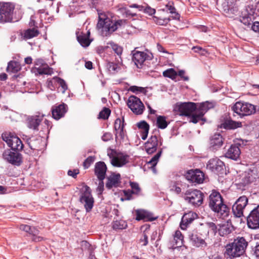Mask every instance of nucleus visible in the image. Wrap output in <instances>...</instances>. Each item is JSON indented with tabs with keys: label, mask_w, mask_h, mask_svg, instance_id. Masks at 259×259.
Here are the masks:
<instances>
[{
	"label": "nucleus",
	"mask_w": 259,
	"mask_h": 259,
	"mask_svg": "<svg viewBox=\"0 0 259 259\" xmlns=\"http://www.w3.org/2000/svg\"><path fill=\"white\" fill-rule=\"evenodd\" d=\"M144 89L142 87H138L137 86H131L130 88L129 91L135 93L137 92H142Z\"/></svg>",
	"instance_id": "052dcab7"
},
{
	"label": "nucleus",
	"mask_w": 259,
	"mask_h": 259,
	"mask_svg": "<svg viewBox=\"0 0 259 259\" xmlns=\"http://www.w3.org/2000/svg\"><path fill=\"white\" fill-rule=\"evenodd\" d=\"M213 107L212 103L208 102H203L200 104L196 105V109L195 112L191 117L190 122L194 123H197L199 121L201 120L203 122L201 124H203L205 119L203 117L204 114L207 110Z\"/></svg>",
	"instance_id": "423d86ee"
},
{
	"label": "nucleus",
	"mask_w": 259,
	"mask_h": 259,
	"mask_svg": "<svg viewBox=\"0 0 259 259\" xmlns=\"http://www.w3.org/2000/svg\"><path fill=\"white\" fill-rule=\"evenodd\" d=\"M254 10L250 7L246 9L243 16L240 18V21L245 25L249 26L254 19Z\"/></svg>",
	"instance_id": "5701e85b"
},
{
	"label": "nucleus",
	"mask_w": 259,
	"mask_h": 259,
	"mask_svg": "<svg viewBox=\"0 0 259 259\" xmlns=\"http://www.w3.org/2000/svg\"><path fill=\"white\" fill-rule=\"evenodd\" d=\"M43 115H35L27 118V126L29 128L37 131L38 126L43 119Z\"/></svg>",
	"instance_id": "b1692460"
},
{
	"label": "nucleus",
	"mask_w": 259,
	"mask_h": 259,
	"mask_svg": "<svg viewBox=\"0 0 259 259\" xmlns=\"http://www.w3.org/2000/svg\"><path fill=\"white\" fill-rule=\"evenodd\" d=\"M82 193L80 197V201L84 204L87 212H90L94 205V198L91 195L89 187L85 186L82 189Z\"/></svg>",
	"instance_id": "1a4fd4ad"
},
{
	"label": "nucleus",
	"mask_w": 259,
	"mask_h": 259,
	"mask_svg": "<svg viewBox=\"0 0 259 259\" xmlns=\"http://www.w3.org/2000/svg\"><path fill=\"white\" fill-rule=\"evenodd\" d=\"M183 236L180 231L177 230L175 232L174 235V240L175 243L173 245H176V247H180L183 245Z\"/></svg>",
	"instance_id": "e433bc0d"
},
{
	"label": "nucleus",
	"mask_w": 259,
	"mask_h": 259,
	"mask_svg": "<svg viewBox=\"0 0 259 259\" xmlns=\"http://www.w3.org/2000/svg\"><path fill=\"white\" fill-rule=\"evenodd\" d=\"M248 245V242L243 237H237L233 242L226 246L225 254L230 258L243 255Z\"/></svg>",
	"instance_id": "f03ea898"
},
{
	"label": "nucleus",
	"mask_w": 259,
	"mask_h": 259,
	"mask_svg": "<svg viewBox=\"0 0 259 259\" xmlns=\"http://www.w3.org/2000/svg\"><path fill=\"white\" fill-rule=\"evenodd\" d=\"M57 77H54L50 80H48L47 82V87L51 90H55L57 86Z\"/></svg>",
	"instance_id": "8fccbe9b"
},
{
	"label": "nucleus",
	"mask_w": 259,
	"mask_h": 259,
	"mask_svg": "<svg viewBox=\"0 0 259 259\" xmlns=\"http://www.w3.org/2000/svg\"><path fill=\"white\" fill-rule=\"evenodd\" d=\"M15 5L12 3H0V22H10L13 21Z\"/></svg>",
	"instance_id": "20e7f679"
},
{
	"label": "nucleus",
	"mask_w": 259,
	"mask_h": 259,
	"mask_svg": "<svg viewBox=\"0 0 259 259\" xmlns=\"http://www.w3.org/2000/svg\"><path fill=\"white\" fill-rule=\"evenodd\" d=\"M2 138L8 146L14 151H20L23 149V145L21 140L13 134L5 132L2 134Z\"/></svg>",
	"instance_id": "0eeeda50"
},
{
	"label": "nucleus",
	"mask_w": 259,
	"mask_h": 259,
	"mask_svg": "<svg viewBox=\"0 0 259 259\" xmlns=\"http://www.w3.org/2000/svg\"><path fill=\"white\" fill-rule=\"evenodd\" d=\"M130 8H137L139 11H142L143 9V6L141 5H138L137 4H133L130 6Z\"/></svg>",
	"instance_id": "338daca9"
},
{
	"label": "nucleus",
	"mask_w": 259,
	"mask_h": 259,
	"mask_svg": "<svg viewBox=\"0 0 259 259\" xmlns=\"http://www.w3.org/2000/svg\"><path fill=\"white\" fill-rule=\"evenodd\" d=\"M169 13L172 15V18L174 19L179 20L180 15L177 12L175 7H174V2L172 1L168 2L165 5Z\"/></svg>",
	"instance_id": "f704fd0d"
},
{
	"label": "nucleus",
	"mask_w": 259,
	"mask_h": 259,
	"mask_svg": "<svg viewBox=\"0 0 259 259\" xmlns=\"http://www.w3.org/2000/svg\"><path fill=\"white\" fill-rule=\"evenodd\" d=\"M39 34V31L36 28L28 29L24 33V37L26 39H30L37 36Z\"/></svg>",
	"instance_id": "4c0bfd02"
},
{
	"label": "nucleus",
	"mask_w": 259,
	"mask_h": 259,
	"mask_svg": "<svg viewBox=\"0 0 259 259\" xmlns=\"http://www.w3.org/2000/svg\"><path fill=\"white\" fill-rule=\"evenodd\" d=\"M142 11L145 13L148 14L149 15H152L156 12V11L154 9H153L149 6H143V9Z\"/></svg>",
	"instance_id": "6e6d98bb"
},
{
	"label": "nucleus",
	"mask_w": 259,
	"mask_h": 259,
	"mask_svg": "<svg viewBox=\"0 0 259 259\" xmlns=\"http://www.w3.org/2000/svg\"><path fill=\"white\" fill-rule=\"evenodd\" d=\"M111 110L106 107H104L102 111H101L99 114V118L103 119H107L110 115Z\"/></svg>",
	"instance_id": "49530a36"
},
{
	"label": "nucleus",
	"mask_w": 259,
	"mask_h": 259,
	"mask_svg": "<svg viewBox=\"0 0 259 259\" xmlns=\"http://www.w3.org/2000/svg\"><path fill=\"white\" fill-rule=\"evenodd\" d=\"M132 53V60L138 68H141L145 60L152 59L151 54H147L144 52L134 50Z\"/></svg>",
	"instance_id": "a211bd4d"
},
{
	"label": "nucleus",
	"mask_w": 259,
	"mask_h": 259,
	"mask_svg": "<svg viewBox=\"0 0 259 259\" xmlns=\"http://www.w3.org/2000/svg\"><path fill=\"white\" fill-rule=\"evenodd\" d=\"M241 150L237 145H232L226 153V157L236 160L240 156Z\"/></svg>",
	"instance_id": "c85d7f7f"
},
{
	"label": "nucleus",
	"mask_w": 259,
	"mask_h": 259,
	"mask_svg": "<svg viewBox=\"0 0 259 259\" xmlns=\"http://www.w3.org/2000/svg\"><path fill=\"white\" fill-rule=\"evenodd\" d=\"M79 174V170L78 169H75L73 170H69L68 171V175L73 178H75L77 174Z\"/></svg>",
	"instance_id": "e2e57ef3"
},
{
	"label": "nucleus",
	"mask_w": 259,
	"mask_h": 259,
	"mask_svg": "<svg viewBox=\"0 0 259 259\" xmlns=\"http://www.w3.org/2000/svg\"><path fill=\"white\" fill-rule=\"evenodd\" d=\"M185 199L192 205L199 206L203 202V194L199 190H194L186 194Z\"/></svg>",
	"instance_id": "9d476101"
},
{
	"label": "nucleus",
	"mask_w": 259,
	"mask_h": 259,
	"mask_svg": "<svg viewBox=\"0 0 259 259\" xmlns=\"http://www.w3.org/2000/svg\"><path fill=\"white\" fill-rule=\"evenodd\" d=\"M21 230L24 231L32 236V239L35 242H39L43 240V237L38 236L39 231L36 228L31 227L27 225H21L19 227Z\"/></svg>",
	"instance_id": "412c9836"
},
{
	"label": "nucleus",
	"mask_w": 259,
	"mask_h": 259,
	"mask_svg": "<svg viewBox=\"0 0 259 259\" xmlns=\"http://www.w3.org/2000/svg\"><path fill=\"white\" fill-rule=\"evenodd\" d=\"M247 224L250 229L259 228V205L250 212L247 218Z\"/></svg>",
	"instance_id": "dca6fc26"
},
{
	"label": "nucleus",
	"mask_w": 259,
	"mask_h": 259,
	"mask_svg": "<svg viewBox=\"0 0 259 259\" xmlns=\"http://www.w3.org/2000/svg\"><path fill=\"white\" fill-rule=\"evenodd\" d=\"M223 138L220 134L213 135L210 140V149L212 151L217 150L223 144Z\"/></svg>",
	"instance_id": "a878e982"
},
{
	"label": "nucleus",
	"mask_w": 259,
	"mask_h": 259,
	"mask_svg": "<svg viewBox=\"0 0 259 259\" xmlns=\"http://www.w3.org/2000/svg\"><path fill=\"white\" fill-rule=\"evenodd\" d=\"M130 186L132 188V191L124 192L126 200H131L132 198V194L140 195L141 193V188L137 183L130 182Z\"/></svg>",
	"instance_id": "7c9ffc66"
},
{
	"label": "nucleus",
	"mask_w": 259,
	"mask_h": 259,
	"mask_svg": "<svg viewBox=\"0 0 259 259\" xmlns=\"http://www.w3.org/2000/svg\"><path fill=\"white\" fill-rule=\"evenodd\" d=\"M254 181L259 177V166H252L247 171Z\"/></svg>",
	"instance_id": "37998d69"
},
{
	"label": "nucleus",
	"mask_w": 259,
	"mask_h": 259,
	"mask_svg": "<svg viewBox=\"0 0 259 259\" xmlns=\"http://www.w3.org/2000/svg\"><path fill=\"white\" fill-rule=\"evenodd\" d=\"M162 152V149H160V150L158 152V153L156 155H155L149 162V163L151 165L152 167H155V165L157 164L158 159L161 155Z\"/></svg>",
	"instance_id": "de8ad7c7"
},
{
	"label": "nucleus",
	"mask_w": 259,
	"mask_h": 259,
	"mask_svg": "<svg viewBox=\"0 0 259 259\" xmlns=\"http://www.w3.org/2000/svg\"><path fill=\"white\" fill-rule=\"evenodd\" d=\"M57 85H58L59 87L61 88V92L62 93H64L65 91L67 90L68 87L67 85L63 79L57 77Z\"/></svg>",
	"instance_id": "a18cd8bd"
},
{
	"label": "nucleus",
	"mask_w": 259,
	"mask_h": 259,
	"mask_svg": "<svg viewBox=\"0 0 259 259\" xmlns=\"http://www.w3.org/2000/svg\"><path fill=\"white\" fill-rule=\"evenodd\" d=\"M108 45H110L108 47H111L112 50L118 55H120L122 54V47L113 42H109Z\"/></svg>",
	"instance_id": "09e8293b"
},
{
	"label": "nucleus",
	"mask_w": 259,
	"mask_h": 259,
	"mask_svg": "<svg viewBox=\"0 0 259 259\" xmlns=\"http://www.w3.org/2000/svg\"><path fill=\"white\" fill-rule=\"evenodd\" d=\"M242 123L239 121H235L232 119H227L221 125V128L225 129L234 130L238 127H241Z\"/></svg>",
	"instance_id": "2f4dec72"
},
{
	"label": "nucleus",
	"mask_w": 259,
	"mask_h": 259,
	"mask_svg": "<svg viewBox=\"0 0 259 259\" xmlns=\"http://www.w3.org/2000/svg\"><path fill=\"white\" fill-rule=\"evenodd\" d=\"M197 215L196 213L189 211L185 213L181 220L180 227L182 230H186L188 225L197 218Z\"/></svg>",
	"instance_id": "4be33fe9"
},
{
	"label": "nucleus",
	"mask_w": 259,
	"mask_h": 259,
	"mask_svg": "<svg viewBox=\"0 0 259 259\" xmlns=\"http://www.w3.org/2000/svg\"><path fill=\"white\" fill-rule=\"evenodd\" d=\"M232 110L241 117L254 114L256 109L254 105L248 103L236 102L232 107Z\"/></svg>",
	"instance_id": "39448f33"
},
{
	"label": "nucleus",
	"mask_w": 259,
	"mask_h": 259,
	"mask_svg": "<svg viewBox=\"0 0 259 259\" xmlns=\"http://www.w3.org/2000/svg\"><path fill=\"white\" fill-rule=\"evenodd\" d=\"M107 67L109 71L111 73H115L119 70L118 65L113 62H110L107 65Z\"/></svg>",
	"instance_id": "3c124183"
},
{
	"label": "nucleus",
	"mask_w": 259,
	"mask_h": 259,
	"mask_svg": "<svg viewBox=\"0 0 259 259\" xmlns=\"http://www.w3.org/2000/svg\"><path fill=\"white\" fill-rule=\"evenodd\" d=\"M66 112V105L64 104L56 106L52 110V116L56 120H58L63 117Z\"/></svg>",
	"instance_id": "c756f323"
},
{
	"label": "nucleus",
	"mask_w": 259,
	"mask_h": 259,
	"mask_svg": "<svg viewBox=\"0 0 259 259\" xmlns=\"http://www.w3.org/2000/svg\"><path fill=\"white\" fill-rule=\"evenodd\" d=\"M112 139V135L110 133H106L102 137V139L105 142L109 141Z\"/></svg>",
	"instance_id": "0e129e2a"
},
{
	"label": "nucleus",
	"mask_w": 259,
	"mask_h": 259,
	"mask_svg": "<svg viewBox=\"0 0 259 259\" xmlns=\"http://www.w3.org/2000/svg\"><path fill=\"white\" fill-rule=\"evenodd\" d=\"M156 23L160 25H164L168 23V22L170 21L169 18H165L163 19L156 18Z\"/></svg>",
	"instance_id": "bf43d9fd"
},
{
	"label": "nucleus",
	"mask_w": 259,
	"mask_h": 259,
	"mask_svg": "<svg viewBox=\"0 0 259 259\" xmlns=\"http://www.w3.org/2000/svg\"><path fill=\"white\" fill-rule=\"evenodd\" d=\"M209 206L218 215L225 217L228 215L229 208L224 203L220 193L213 191L209 196Z\"/></svg>",
	"instance_id": "7ed1b4c3"
},
{
	"label": "nucleus",
	"mask_w": 259,
	"mask_h": 259,
	"mask_svg": "<svg viewBox=\"0 0 259 259\" xmlns=\"http://www.w3.org/2000/svg\"><path fill=\"white\" fill-rule=\"evenodd\" d=\"M251 25V29L254 32H259V22L256 21L254 22Z\"/></svg>",
	"instance_id": "69168bd1"
},
{
	"label": "nucleus",
	"mask_w": 259,
	"mask_h": 259,
	"mask_svg": "<svg viewBox=\"0 0 259 259\" xmlns=\"http://www.w3.org/2000/svg\"><path fill=\"white\" fill-rule=\"evenodd\" d=\"M34 72L36 74L40 75H51L53 73L52 68H50L49 65L41 59H37L35 60Z\"/></svg>",
	"instance_id": "2eb2a0df"
},
{
	"label": "nucleus",
	"mask_w": 259,
	"mask_h": 259,
	"mask_svg": "<svg viewBox=\"0 0 259 259\" xmlns=\"http://www.w3.org/2000/svg\"><path fill=\"white\" fill-rule=\"evenodd\" d=\"M120 183V175L119 174L113 173L108 177L106 186L110 189L112 187H117Z\"/></svg>",
	"instance_id": "cd10ccee"
},
{
	"label": "nucleus",
	"mask_w": 259,
	"mask_h": 259,
	"mask_svg": "<svg viewBox=\"0 0 259 259\" xmlns=\"http://www.w3.org/2000/svg\"><path fill=\"white\" fill-rule=\"evenodd\" d=\"M207 227L212 231V233L215 234L217 232L218 228L216 225L213 222H207L206 223Z\"/></svg>",
	"instance_id": "4d7b16f0"
},
{
	"label": "nucleus",
	"mask_w": 259,
	"mask_h": 259,
	"mask_svg": "<svg viewBox=\"0 0 259 259\" xmlns=\"http://www.w3.org/2000/svg\"><path fill=\"white\" fill-rule=\"evenodd\" d=\"M177 108L180 115L189 116L190 120L191 117L195 112L196 104L192 102L183 103L178 105Z\"/></svg>",
	"instance_id": "4468645a"
},
{
	"label": "nucleus",
	"mask_w": 259,
	"mask_h": 259,
	"mask_svg": "<svg viewBox=\"0 0 259 259\" xmlns=\"http://www.w3.org/2000/svg\"><path fill=\"white\" fill-rule=\"evenodd\" d=\"M189 239L193 246L197 247H205L207 243L196 232H193L189 235Z\"/></svg>",
	"instance_id": "393cba45"
},
{
	"label": "nucleus",
	"mask_w": 259,
	"mask_h": 259,
	"mask_svg": "<svg viewBox=\"0 0 259 259\" xmlns=\"http://www.w3.org/2000/svg\"><path fill=\"white\" fill-rule=\"evenodd\" d=\"M219 234L221 236H224L230 234L232 232V227L228 224H223L220 226V228L218 229Z\"/></svg>",
	"instance_id": "58836bf2"
},
{
	"label": "nucleus",
	"mask_w": 259,
	"mask_h": 259,
	"mask_svg": "<svg viewBox=\"0 0 259 259\" xmlns=\"http://www.w3.org/2000/svg\"><path fill=\"white\" fill-rule=\"evenodd\" d=\"M127 104L131 110L137 115L142 114L145 108L140 99L134 96L129 97Z\"/></svg>",
	"instance_id": "ddd939ff"
},
{
	"label": "nucleus",
	"mask_w": 259,
	"mask_h": 259,
	"mask_svg": "<svg viewBox=\"0 0 259 259\" xmlns=\"http://www.w3.org/2000/svg\"><path fill=\"white\" fill-rule=\"evenodd\" d=\"M186 178L192 183H202L204 179V175L202 171L199 169L188 170L186 175Z\"/></svg>",
	"instance_id": "f3484780"
},
{
	"label": "nucleus",
	"mask_w": 259,
	"mask_h": 259,
	"mask_svg": "<svg viewBox=\"0 0 259 259\" xmlns=\"http://www.w3.org/2000/svg\"><path fill=\"white\" fill-rule=\"evenodd\" d=\"M107 167L104 162H97L95 165V172L100 181H103L105 178Z\"/></svg>",
	"instance_id": "bb28decb"
},
{
	"label": "nucleus",
	"mask_w": 259,
	"mask_h": 259,
	"mask_svg": "<svg viewBox=\"0 0 259 259\" xmlns=\"http://www.w3.org/2000/svg\"><path fill=\"white\" fill-rule=\"evenodd\" d=\"M137 126L139 129L141 130L142 133V139L145 140L148 136V134L149 130V124L145 121H142L137 123Z\"/></svg>",
	"instance_id": "72a5a7b5"
},
{
	"label": "nucleus",
	"mask_w": 259,
	"mask_h": 259,
	"mask_svg": "<svg viewBox=\"0 0 259 259\" xmlns=\"http://www.w3.org/2000/svg\"><path fill=\"white\" fill-rule=\"evenodd\" d=\"M162 139L160 136H152L145 144V149L146 152L151 154L156 152L158 146L162 145Z\"/></svg>",
	"instance_id": "f8f14e48"
},
{
	"label": "nucleus",
	"mask_w": 259,
	"mask_h": 259,
	"mask_svg": "<svg viewBox=\"0 0 259 259\" xmlns=\"http://www.w3.org/2000/svg\"><path fill=\"white\" fill-rule=\"evenodd\" d=\"M21 69L20 65L15 61H10L7 68L8 72L16 73Z\"/></svg>",
	"instance_id": "c9c22d12"
},
{
	"label": "nucleus",
	"mask_w": 259,
	"mask_h": 259,
	"mask_svg": "<svg viewBox=\"0 0 259 259\" xmlns=\"http://www.w3.org/2000/svg\"><path fill=\"white\" fill-rule=\"evenodd\" d=\"M148 237L146 233V231H145L142 235V236L140 239V241L141 243H143L142 245L146 246L148 243Z\"/></svg>",
	"instance_id": "13d9d810"
},
{
	"label": "nucleus",
	"mask_w": 259,
	"mask_h": 259,
	"mask_svg": "<svg viewBox=\"0 0 259 259\" xmlns=\"http://www.w3.org/2000/svg\"><path fill=\"white\" fill-rule=\"evenodd\" d=\"M99 21L97 25L98 29H102L101 34L103 36H109L121 26L124 21L119 20L113 22L105 13H98Z\"/></svg>",
	"instance_id": "f257e3e1"
},
{
	"label": "nucleus",
	"mask_w": 259,
	"mask_h": 259,
	"mask_svg": "<svg viewBox=\"0 0 259 259\" xmlns=\"http://www.w3.org/2000/svg\"><path fill=\"white\" fill-rule=\"evenodd\" d=\"M163 75L166 77L175 79L177 76V73L174 69L169 68L163 72Z\"/></svg>",
	"instance_id": "c03bdc74"
},
{
	"label": "nucleus",
	"mask_w": 259,
	"mask_h": 259,
	"mask_svg": "<svg viewBox=\"0 0 259 259\" xmlns=\"http://www.w3.org/2000/svg\"><path fill=\"white\" fill-rule=\"evenodd\" d=\"M77 38L78 41L82 47H88L90 44L91 42L89 39L88 36H87L84 34H82L77 36Z\"/></svg>",
	"instance_id": "ea45409f"
},
{
	"label": "nucleus",
	"mask_w": 259,
	"mask_h": 259,
	"mask_svg": "<svg viewBox=\"0 0 259 259\" xmlns=\"http://www.w3.org/2000/svg\"><path fill=\"white\" fill-rule=\"evenodd\" d=\"M225 165L224 162L218 158L210 159L207 164V167L212 171L220 174L224 170Z\"/></svg>",
	"instance_id": "aec40b11"
},
{
	"label": "nucleus",
	"mask_w": 259,
	"mask_h": 259,
	"mask_svg": "<svg viewBox=\"0 0 259 259\" xmlns=\"http://www.w3.org/2000/svg\"><path fill=\"white\" fill-rule=\"evenodd\" d=\"M156 124L158 127L161 129L165 128L168 125L165 117L163 116H159L157 117Z\"/></svg>",
	"instance_id": "a19ab883"
},
{
	"label": "nucleus",
	"mask_w": 259,
	"mask_h": 259,
	"mask_svg": "<svg viewBox=\"0 0 259 259\" xmlns=\"http://www.w3.org/2000/svg\"><path fill=\"white\" fill-rule=\"evenodd\" d=\"M114 128L115 131L124 128V120L120 118H117L114 122Z\"/></svg>",
	"instance_id": "603ef678"
},
{
	"label": "nucleus",
	"mask_w": 259,
	"mask_h": 259,
	"mask_svg": "<svg viewBox=\"0 0 259 259\" xmlns=\"http://www.w3.org/2000/svg\"><path fill=\"white\" fill-rule=\"evenodd\" d=\"M125 136V131L124 128H121L116 131V139H123Z\"/></svg>",
	"instance_id": "5fc2aeb1"
},
{
	"label": "nucleus",
	"mask_w": 259,
	"mask_h": 259,
	"mask_svg": "<svg viewBox=\"0 0 259 259\" xmlns=\"http://www.w3.org/2000/svg\"><path fill=\"white\" fill-rule=\"evenodd\" d=\"M3 156L5 159L14 165H19L22 162L21 155L10 150H5Z\"/></svg>",
	"instance_id": "6ab92c4d"
},
{
	"label": "nucleus",
	"mask_w": 259,
	"mask_h": 259,
	"mask_svg": "<svg viewBox=\"0 0 259 259\" xmlns=\"http://www.w3.org/2000/svg\"><path fill=\"white\" fill-rule=\"evenodd\" d=\"M254 254L256 257L259 259V244L256 245L255 247Z\"/></svg>",
	"instance_id": "774afa93"
},
{
	"label": "nucleus",
	"mask_w": 259,
	"mask_h": 259,
	"mask_svg": "<svg viewBox=\"0 0 259 259\" xmlns=\"http://www.w3.org/2000/svg\"><path fill=\"white\" fill-rule=\"evenodd\" d=\"M110 163L114 167H120L125 165L128 162V156L121 153H116L112 150L111 153H108Z\"/></svg>",
	"instance_id": "6e6552de"
},
{
	"label": "nucleus",
	"mask_w": 259,
	"mask_h": 259,
	"mask_svg": "<svg viewBox=\"0 0 259 259\" xmlns=\"http://www.w3.org/2000/svg\"><path fill=\"white\" fill-rule=\"evenodd\" d=\"M125 225L124 222L123 221H115L113 223L112 227L113 229H123L124 228Z\"/></svg>",
	"instance_id": "864d4df0"
},
{
	"label": "nucleus",
	"mask_w": 259,
	"mask_h": 259,
	"mask_svg": "<svg viewBox=\"0 0 259 259\" xmlns=\"http://www.w3.org/2000/svg\"><path fill=\"white\" fill-rule=\"evenodd\" d=\"M248 204V199L245 196L240 197L232 206L233 214L236 217L240 218L243 215V211Z\"/></svg>",
	"instance_id": "9b49d317"
},
{
	"label": "nucleus",
	"mask_w": 259,
	"mask_h": 259,
	"mask_svg": "<svg viewBox=\"0 0 259 259\" xmlns=\"http://www.w3.org/2000/svg\"><path fill=\"white\" fill-rule=\"evenodd\" d=\"M251 176L247 171H245L243 173L237 180L238 181V184L242 186H245L253 182L254 180L251 179Z\"/></svg>",
	"instance_id": "473e14b6"
},
{
	"label": "nucleus",
	"mask_w": 259,
	"mask_h": 259,
	"mask_svg": "<svg viewBox=\"0 0 259 259\" xmlns=\"http://www.w3.org/2000/svg\"><path fill=\"white\" fill-rule=\"evenodd\" d=\"M136 220L138 221L144 220L145 221L150 220L152 221V219H151L148 217V212L144 210H137L136 211Z\"/></svg>",
	"instance_id": "79ce46f5"
},
{
	"label": "nucleus",
	"mask_w": 259,
	"mask_h": 259,
	"mask_svg": "<svg viewBox=\"0 0 259 259\" xmlns=\"http://www.w3.org/2000/svg\"><path fill=\"white\" fill-rule=\"evenodd\" d=\"M94 160V159L93 157H89L87 159H86V160L83 162L84 166L85 167H88L90 166V165L93 162Z\"/></svg>",
	"instance_id": "680f3d73"
}]
</instances>
